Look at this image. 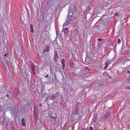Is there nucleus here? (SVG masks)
<instances>
[{
  "label": "nucleus",
  "mask_w": 130,
  "mask_h": 130,
  "mask_svg": "<svg viewBox=\"0 0 130 130\" xmlns=\"http://www.w3.org/2000/svg\"><path fill=\"white\" fill-rule=\"evenodd\" d=\"M98 116V115L97 113H95V114L94 116V118H95V119H96L97 118Z\"/></svg>",
  "instance_id": "obj_21"
},
{
  "label": "nucleus",
  "mask_w": 130,
  "mask_h": 130,
  "mask_svg": "<svg viewBox=\"0 0 130 130\" xmlns=\"http://www.w3.org/2000/svg\"><path fill=\"white\" fill-rule=\"evenodd\" d=\"M49 75L48 74L47 75L45 76V78H47L48 77V76Z\"/></svg>",
  "instance_id": "obj_33"
},
{
  "label": "nucleus",
  "mask_w": 130,
  "mask_h": 130,
  "mask_svg": "<svg viewBox=\"0 0 130 130\" xmlns=\"http://www.w3.org/2000/svg\"><path fill=\"white\" fill-rule=\"evenodd\" d=\"M128 82L130 84V77L128 79Z\"/></svg>",
  "instance_id": "obj_28"
},
{
  "label": "nucleus",
  "mask_w": 130,
  "mask_h": 130,
  "mask_svg": "<svg viewBox=\"0 0 130 130\" xmlns=\"http://www.w3.org/2000/svg\"><path fill=\"white\" fill-rule=\"evenodd\" d=\"M59 95V93H56L54 94V93H51L49 94L48 95H50L51 97L52 98V100H53L55 99Z\"/></svg>",
  "instance_id": "obj_1"
},
{
  "label": "nucleus",
  "mask_w": 130,
  "mask_h": 130,
  "mask_svg": "<svg viewBox=\"0 0 130 130\" xmlns=\"http://www.w3.org/2000/svg\"><path fill=\"white\" fill-rule=\"evenodd\" d=\"M39 105L40 106H42V105L41 104H39Z\"/></svg>",
  "instance_id": "obj_35"
},
{
  "label": "nucleus",
  "mask_w": 130,
  "mask_h": 130,
  "mask_svg": "<svg viewBox=\"0 0 130 130\" xmlns=\"http://www.w3.org/2000/svg\"><path fill=\"white\" fill-rule=\"evenodd\" d=\"M97 40H98L99 41H101L102 40H103V39L102 38H100L99 39H98Z\"/></svg>",
  "instance_id": "obj_25"
},
{
  "label": "nucleus",
  "mask_w": 130,
  "mask_h": 130,
  "mask_svg": "<svg viewBox=\"0 0 130 130\" xmlns=\"http://www.w3.org/2000/svg\"><path fill=\"white\" fill-rule=\"evenodd\" d=\"M21 121H22V125L24 126H26V124L25 121V120L24 118H22Z\"/></svg>",
  "instance_id": "obj_13"
},
{
  "label": "nucleus",
  "mask_w": 130,
  "mask_h": 130,
  "mask_svg": "<svg viewBox=\"0 0 130 130\" xmlns=\"http://www.w3.org/2000/svg\"><path fill=\"white\" fill-rule=\"evenodd\" d=\"M74 6L73 5H71L69 6V10L72 11L74 9Z\"/></svg>",
  "instance_id": "obj_11"
},
{
  "label": "nucleus",
  "mask_w": 130,
  "mask_h": 130,
  "mask_svg": "<svg viewBox=\"0 0 130 130\" xmlns=\"http://www.w3.org/2000/svg\"><path fill=\"white\" fill-rule=\"evenodd\" d=\"M110 63V62L109 60L107 61L105 63V65L104 67V70L106 69L107 68L108 66Z\"/></svg>",
  "instance_id": "obj_6"
},
{
  "label": "nucleus",
  "mask_w": 130,
  "mask_h": 130,
  "mask_svg": "<svg viewBox=\"0 0 130 130\" xmlns=\"http://www.w3.org/2000/svg\"><path fill=\"white\" fill-rule=\"evenodd\" d=\"M58 57V55L56 50L54 51V59L56 61L57 58Z\"/></svg>",
  "instance_id": "obj_5"
},
{
  "label": "nucleus",
  "mask_w": 130,
  "mask_h": 130,
  "mask_svg": "<svg viewBox=\"0 0 130 130\" xmlns=\"http://www.w3.org/2000/svg\"><path fill=\"white\" fill-rule=\"evenodd\" d=\"M61 62L62 64L63 67V68L65 67V64L64 63V60L63 59H62L61 61Z\"/></svg>",
  "instance_id": "obj_16"
},
{
  "label": "nucleus",
  "mask_w": 130,
  "mask_h": 130,
  "mask_svg": "<svg viewBox=\"0 0 130 130\" xmlns=\"http://www.w3.org/2000/svg\"><path fill=\"white\" fill-rule=\"evenodd\" d=\"M93 128L91 126L89 128V130H93Z\"/></svg>",
  "instance_id": "obj_27"
},
{
  "label": "nucleus",
  "mask_w": 130,
  "mask_h": 130,
  "mask_svg": "<svg viewBox=\"0 0 130 130\" xmlns=\"http://www.w3.org/2000/svg\"><path fill=\"white\" fill-rule=\"evenodd\" d=\"M41 93L42 94L43 96H44L46 94V93L45 92V90L44 89V88H43V90H42Z\"/></svg>",
  "instance_id": "obj_15"
},
{
  "label": "nucleus",
  "mask_w": 130,
  "mask_h": 130,
  "mask_svg": "<svg viewBox=\"0 0 130 130\" xmlns=\"http://www.w3.org/2000/svg\"><path fill=\"white\" fill-rule=\"evenodd\" d=\"M6 96H7L8 97L9 96L8 95H7Z\"/></svg>",
  "instance_id": "obj_36"
},
{
  "label": "nucleus",
  "mask_w": 130,
  "mask_h": 130,
  "mask_svg": "<svg viewBox=\"0 0 130 130\" xmlns=\"http://www.w3.org/2000/svg\"><path fill=\"white\" fill-rule=\"evenodd\" d=\"M78 109L76 108L74 109L73 111L72 117L73 118H76L78 117Z\"/></svg>",
  "instance_id": "obj_2"
},
{
  "label": "nucleus",
  "mask_w": 130,
  "mask_h": 130,
  "mask_svg": "<svg viewBox=\"0 0 130 130\" xmlns=\"http://www.w3.org/2000/svg\"><path fill=\"white\" fill-rule=\"evenodd\" d=\"M77 89L78 88L77 86L75 85L74 86L73 88L71 89V90L75 92L76 91Z\"/></svg>",
  "instance_id": "obj_12"
},
{
  "label": "nucleus",
  "mask_w": 130,
  "mask_h": 130,
  "mask_svg": "<svg viewBox=\"0 0 130 130\" xmlns=\"http://www.w3.org/2000/svg\"><path fill=\"white\" fill-rule=\"evenodd\" d=\"M128 73H129V71H128Z\"/></svg>",
  "instance_id": "obj_38"
},
{
  "label": "nucleus",
  "mask_w": 130,
  "mask_h": 130,
  "mask_svg": "<svg viewBox=\"0 0 130 130\" xmlns=\"http://www.w3.org/2000/svg\"><path fill=\"white\" fill-rule=\"evenodd\" d=\"M81 130H86V129L85 128H83Z\"/></svg>",
  "instance_id": "obj_29"
},
{
  "label": "nucleus",
  "mask_w": 130,
  "mask_h": 130,
  "mask_svg": "<svg viewBox=\"0 0 130 130\" xmlns=\"http://www.w3.org/2000/svg\"><path fill=\"white\" fill-rule=\"evenodd\" d=\"M102 88V87L101 86L95 85L94 86L93 88L94 90H99L101 89Z\"/></svg>",
  "instance_id": "obj_3"
},
{
  "label": "nucleus",
  "mask_w": 130,
  "mask_h": 130,
  "mask_svg": "<svg viewBox=\"0 0 130 130\" xmlns=\"http://www.w3.org/2000/svg\"><path fill=\"white\" fill-rule=\"evenodd\" d=\"M11 123L10 122H9V124H11Z\"/></svg>",
  "instance_id": "obj_39"
},
{
  "label": "nucleus",
  "mask_w": 130,
  "mask_h": 130,
  "mask_svg": "<svg viewBox=\"0 0 130 130\" xmlns=\"http://www.w3.org/2000/svg\"><path fill=\"white\" fill-rule=\"evenodd\" d=\"M8 55V54H5L4 55L5 56H6L7 55Z\"/></svg>",
  "instance_id": "obj_34"
},
{
  "label": "nucleus",
  "mask_w": 130,
  "mask_h": 130,
  "mask_svg": "<svg viewBox=\"0 0 130 130\" xmlns=\"http://www.w3.org/2000/svg\"><path fill=\"white\" fill-rule=\"evenodd\" d=\"M96 120H94V122H96Z\"/></svg>",
  "instance_id": "obj_37"
},
{
  "label": "nucleus",
  "mask_w": 130,
  "mask_h": 130,
  "mask_svg": "<svg viewBox=\"0 0 130 130\" xmlns=\"http://www.w3.org/2000/svg\"><path fill=\"white\" fill-rule=\"evenodd\" d=\"M110 111H108L106 113L104 117V118L106 119L108 118L110 115Z\"/></svg>",
  "instance_id": "obj_4"
},
{
  "label": "nucleus",
  "mask_w": 130,
  "mask_h": 130,
  "mask_svg": "<svg viewBox=\"0 0 130 130\" xmlns=\"http://www.w3.org/2000/svg\"><path fill=\"white\" fill-rule=\"evenodd\" d=\"M30 27L31 32L32 33H34V31L33 29V25L32 24H30Z\"/></svg>",
  "instance_id": "obj_14"
},
{
  "label": "nucleus",
  "mask_w": 130,
  "mask_h": 130,
  "mask_svg": "<svg viewBox=\"0 0 130 130\" xmlns=\"http://www.w3.org/2000/svg\"><path fill=\"white\" fill-rule=\"evenodd\" d=\"M95 70L99 72L101 70V68L100 67H96V68Z\"/></svg>",
  "instance_id": "obj_20"
},
{
  "label": "nucleus",
  "mask_w": 130,
  "mask_h": 130,
  "mask_svg": "<svg viewBox=\"0 0 130 130\" xmlns=\"http://www.w3.org/2000/svg\"><path fill=\"white\" fill-rule=\"evenodd\" d=\"M126 89H129L130 90V86H126L125 87Z\"/></svg>",
  "instance_id": "obj_24"
},
{
  "label": "nucleus",
  "mask_w": 130,
  "mask_h": 130,
  "mask_svg": "<svg viewBox=\"0 0 130 130\" xmlns=\"http://www.w3.org/2000/svg\"><path fill=\"white\" fill-rule=\"evenodd\" d=\"M49 100H52V98H51L50 95H48L46 99L45 100L47 101Z\"/></svg>",
  "instance_id": "obj_17"
},
{
  "label": "nucleus",
  "mask_w": 130,
  "mask_h": 130,
  "mask_svg": "<svg viewBox=\"0 0 130 130\" xmlns=\"http://www.w3.org/2000/svg\"><path fill=\"white\" fill-rule=\"evenodd\" d=\"M50 50V47L49 46H47L46 47V50L44 51V52H48Z\"/></svg>",
  "instance_id": "obj_18"
},
{
  "label": "nucleus",
  "mask_w": 130,
  "mask_h": 130,
  "mask_svg": "<svg viewBox=\"0 0 130 130\" xmlns=\"http://www.w3.org/2000/svg\"><path fill=\"white\" fill-rule=\"evenodd\" d=\"M83 95V94H80L79 95L80 96H82Z\"/></svg>",
  "instance_id": "obj_32"
},
{
  "label": "nucleus",
  "mask_w": 130,
  "mask_h": 130,
  "mask_svg": "<svg viewBox=\"0 0 130 130\" xmlns=\"http://www.w3.org/2000/svg\"><path fill=\"white\" fill-rule=\"evenodd\" d=\"M95 26H96V28L97 29L96 30L98 31H99V30L101 31L103 30V29H102L101 28V27H100V25H98V26H97V25H96Z\"/></svg>",
  "instance_id": "obj_10"
},
{
  "label": "nucleus",
  "mask_w": 130,
  "mask_h": 130,
  "mask_svg": "<svg viewBox=\"0 0 130 130\" xmlns=\"http://www.w3.org/2000/svg\"><path fill=\"white\" fill-rule=\"evenodd\" d=\"M117 42L118 44H120L121 42V40L120 39H118Z\"/></svg>",
  "instance_id": "obj_22"
},
{
  "label": "nucleus",
  "mask_w": 130,
  "mask_h": 130,
  "mask_svg": "<svg viewBox=\"0 0 130 130\" xmlns=\"http://www.w3.org/2000/svg\"><path fill=\"white\" fill-rule=\"evenodd\" d=\"M73 13L72 12H69L68 13L69 18H71L72 17Z\"/></svg>",
  "instance_id": "obj_19"
},
{
  "label": "nucleus",
  "mask_w": 130,
  "mask_h": 130,
  "mask_svg": "<svg viewBox=\"0 0 130 130\" xmlns=\"http://www.w3.org/2000/svg\"><path fill=\"white\" fill-rule=\"evenodd\" d=\"M64 34L66 36H68L69 34L68 29L67 28H65L64 29Z\"/></svg>",
  "instance_id": "obj_7"
},
{
  "label": "nucleus",
  "mask_w": 130,
  "mask_h": 130,
  "mask_svg": "<svg viewBox=\"0 0 130 130\" xmlns=\"http://www.w3.org/2000/svg\"><path fill=\"white\" fill-rule=\"evenodd\" d=\"M118 14L117 13H116L115 14V15H116V16H117L118 15Z\"/></svg>",
  "instance_id": "obj_31"
},
{
  "label": "nucleus",
  "mask_w": 130,
  "mask_h": 130,
  "mask_svg": "<svg viewBox=\"0 0 130 130\" xmlns=\"http://www.w3.org/2000/svg\"><path fill=\"white\" fill-rule=\"evenodd\" d=\"M85 69L86 70H90V69L89 68H88V67H86V68H85Z\"/></svg>",
  "instance_id": "obj_26"
},
{
  "label": "nucleus",
  "mask_w": 130,
  "mask_h": 130,
  "mask_svg": "<svg viewBox=\"0 0 130 130\" xmlns=\"http://www.w3.org/2000/svg\"><path fill=\"white\" fill-rule=\"evenodd\" d=\"M106 74H108L106 72H104L103 74V75H106Z\"/></svg>",
  "instance_id": "obj_30"
},
{
  "label": "nucleus",
  "mask_w": 130,
  "mask_h": 130,
  "mask_svg": "<svg viewBox=\"0 0 130 130\" xmlns=\"http://www.w3.org/2000/svg\"><path fill=\"white\" fill-rule=\"evenodd\" d=\"M57 119L56 118L52 119V123L54 124H55L58 122L57 120Z\"/></svg>",
  "instance_id": "obj_8"
},
{
  "label": "nucleus",
  "mask_w": 130,
  "mask_h": 130,
  "mask_svg": "<svg viewBox=\"0 0 130 130\" xmlns=\"http://www.w3.org/2000/svg\"><path fill=\"white\" fill-rule=\"evenodd\" d=\"M97 11L98 13H100L102 11V8L100 7H98L97 8Z\"/></svg>",
  "instance_id": "obj_9"
},
{
  "label": "nucleus",
  "mask_w": 130,
  "mask_h": 130,
  "mask_svg": "<svg viewBox=\"0 0 130 130\" xmlns=\"http://www.w3.org/2000/svg\"><path fill=\"white\" fill-rule=\"evenodd\" d=\"M69 18L68 17L67 18V20L66 21V23H67L69 22V21H70V19H69Z\"/></svg>",
  "instance_id": "obj_23"
}]
</instances>
